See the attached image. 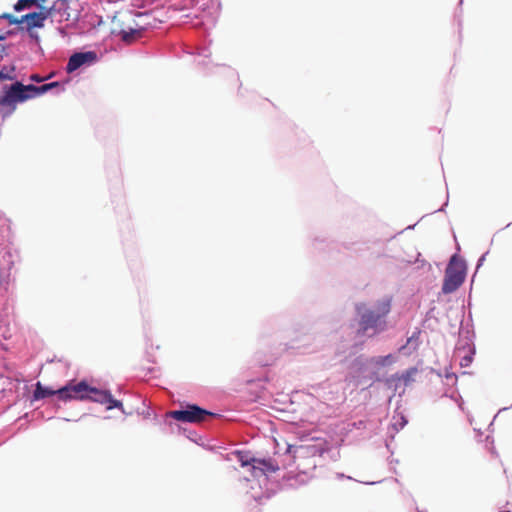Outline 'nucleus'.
<instances>
[{
	"label": "nucleus",
	"mask_w": 512,
	"mask_h": 512,
	"mask_svg": "<svg viewBox=\"0 0 512 512\" xmlns=\"http://www.w3.org/2000/svg\"><path fill=\"white\" fill-rule=\"evenodd\" d=\"M359 316L357 335L374 336L383 332L387 327L386 317L391 310L390 299L377 301L373 307L368 308L365 303L355 305Z\"/></svg>",
	"instance_id": "f257e3e1"
},
{
	"label": "nucleus",
	"mask_w": 512,
	"mask_h": 512,
	"mask_svg": "<svg viewBox=\"0 0 512 512\" xmlns=\"http://www.w3.org/2000/svg\"><path fill=\"white\" fill-rule=\"evenodd\" d=\"M34 98L33 84L24 85L16 81L11 85H5L0 94V115L7 117L12 115L19 103Z\"/></svg>",
	"instance_id": "f03ea898"
},
{
	"label": "nucleus",
	"mask_w": 512,
	"mask_h": 512,
	"mask_svg": "<svg viewBox=\"0 0 512 512\" xmlns=\"http://www.w3.org/2000/svg\"><path fill=\"white\" fill-rule=\"evenodd\" d=\"M465 275V263L457 255H453L445 270V277L442 286L443 293L448 294L457 290L464 282Z\"/></svg>",
	"instance_id": "7ed1b4c3"
},
{
	"label": "nucleus",
	"mask_w": 512,
	"mask_h": 512,
	"mask_svg": "<svg viewBox=\"0 0 512 512\" xmlns=\"http://www.w3.org/2000/svg\"><path fill=\"white\" fill-rule=\"evenodd\" d=\"M168 415L181 422L201 423L208 416H213L214 414L197 405H188L186 409L170 411Z\"/></svg>",
	"instance_id": "20e7f679"
},
{
	"label": "nucleus",
	"mask_w": 512,
	"mask_h": 512,
	"mask_svg": "<svg viewBox=\"0 0 512 512\" xmlns=\"http://www.w3.org/2000/svg\"><path fill=\"white\" fill-rule=\"evenodd\" d=\"M90 386L85 381H70L65 386L57 389V396L60 400H83L87 399Z\"/></svg>",
	"instance_id": "39448f33"
},
{
	"label": "nucleus",
	"mask_w": 512,
	"mask_h": 512,
	"mask_svg": "<svg viewBox=\"0 0 512 512\" xmlns=\"http://www.w3.org/2000/svg\"><path fill=\"white\" fill-rule=\"evenodd\" d=\"M51 15V9L42 7L39 12H32L22 16V23H26V29L31 32L34 28H43L46 19Z\"/></svg>",
	"instance_id": "423d86ee"
},
{
	"label": "nucleus",
	"mask_w": 512,
	"mask_h": 512,
	"mask_svg": "<svg viewBox=\"0 0 512 512\" xmlns=\"http://www.w3.org/2000/svg\"><path fill=\"white\" fill-rule=\"evenodd\" d=\"M87 399H90L95 402H99L101 404H108L107 409H113V408H122L123 404L122 402L114 399L110 392L98 390L96 388L90 387L88 397Z\"/></svg>",
	"instance_id": "0eeeda50"
},
{
	"label": "nucleus",
	"mask_w": 512,
	"mask_h": 512,
	"mask_svg": "<svg viewBox=\"0 0 512 512\" xmlns=\"http://www.w3.org/2000/svg\"><path fill=\"white\" fill-rule=\"evenodd\" d=\"M96 59L94 52H80L73 54L67 63L66 70L68 73L74 72L84 64L92 62Z\"/></svg>",
	"instance_id": "6e6552de"
},
{
	"label": "nucleus",
	"mask_w": 512,
	"mask_h": 512,
	"mask_svg": "<svg viewBox=\"0 0 512 512\" xmlns=\"http://www.w3.org/2000/svg\"><path fill=\"white\" fill-rule=\"evenodd\" d=\"M279 470V466L270 459H258L256 458L253 468L250 470L253 477H259L267 472H276Z\"/></svg>",
	"instance_id": "1a4fd4ad"
},
{
	"label": "nucleus",
	"mask_w": 512,
	"mask_h": 512,
	"mask_svg": "<svg viewBox=\"0 0 512 512\" xmlns=\"http://www.w3.org/2000/svg\"><path fill=\"white\" fill-rule=\"evenodd\" d=\"M53 395H57V389L53 390L51 388L42 386L40 382L36 383V387L33 393V398L35 400L43 399Z\"/></svg>",
	"instance_id": "9d476101"
},
{
	"label": "nucleus",
	"mask_w": 512,
	"mask_h": 512,
	"mask_svg": "<svg viewBox=\"0 0 512 512\" xmlns=\"http://www.w3.org/2000/svg\"><path fill=\"white\" fill-rule=\"evenodd\" d=\"M59 86H60L59 82H51V83H47V84H44L41 86L33 85L34 98L48 92L49 90H51L53 88L59 87Z\"/></svg>",
	"instance_id": "9b49d317"
},
{
	"label": "nucleus",
	"mask_w": 512,
	"mask_h": 512,
	"mask_svg": "<svg viewBox=\"0 0 512 512\" xmlns=\"http://www.w3.org/2000/svg\"><path fill=\"white\" fill-rule=\"evenodd\" d=\"M236 455H237L238 461L241 463V466H243V467L250 466L251 469L253 468V464H254L256 458L250 456L246 452H241V451H238L236 453Z\"/></svg>",
	"instance_id": "f8f14e48"
},
{
	"label": "nucleus",
	"mask_w": 512,
	"mask_h": 512,
	"mask_svg": "<svg viewBox=\"0 0 512 512\" xmlns=\"http://www.w3.org/2000/svg\"><path fill=\"white\" fill-rule=\"evenodd\" d=\"M371 362L373 364H375L376 366L384 367V366L392 364L394 362V357L391 354L386 355V356H377V357L372 358Z\"/></svg>",
	"instance_id": "ddd939ff"
},
{
	"label": "nucleus",
	"mask_w": 512,
	"mask_h": 512,
	"mask_svg": "<svg viewBox=\"0 0 512 512\" xmlns=\"http://www.w3.org/2000/svg\"><path fill=\"white\" fill-rule=\"evenodd\" d=\"M37 3V0H18L16 4L14 5V10L17 12H20L24 9L30 8L31 6L35 5Z\"/></svg>",
	"instance_id": "4468645a"
},
{
	"label": "nucleus",
	"mask_w": 512,
	"mask_h": 512,
	"mask_svg": "<svg viewBox=\"0 0 512 512\" xmlns=\"http://www.w3.org/2000/svg\"><path fill=\"white\" fill-rule=\"evenodd\" d=\"M0 19L7 20V22L10 25H16V24H21L22 23V17L21 18H17V17H15L14 15H12L10 13H2V14H0Z\"/></svg>",
	"instance_id": "2eb2a0df"
},
{
	"label": "nucleus",
	"mask_w": 512,
	"mask_h": 512,
	"mask_svg": "<svg viewBox=\"0 0 512 512\" xmlns=\"http://www.w3.org/2000/svg\"><path fill=\"white\" fill-rule=\"evenodd\" d=\"M13 71L14 68L11 69V72H5L4 70H0V81L13 80L15 78Z\"/></svg>",
	"instance_id": "dca6fc26"
},
{
	"label": "nucleus",
	"mask_w": 512,
	"mask_h": 512,
	"mask_svg": "<svg viewBox=\"0 0 512 512\" xmlns=\"http://www.w3.org/2000/svg\"><path fill=\"white\" fill-rule=\"evenodd\" d=\"M406 423H407V420L405 419V417L403 415H400L399 420L394 423V426L397 429H399V428H403L406 425Z\"/></svg>",
	"instance_id": "f3484780"
},
{
	"label": "nucleus",
	"mask_w": 512,
	"mask_h": 512,
	"mask_svg": "<svg viewBox=\"0 0 512 512\" xmlns=\"http://www.w3.org/2000/svg\"><path fill=\"white\" fill-rule=\"evenodd\" d=\"M472 362V356H465L462 358L460 365L461 366H468Z\"/></svg>",
	"instance_id": "a211bd4d"
},
{
	"label": "nucleus",
	"mask_w": 512,
	"mask_h": 512,
	"mask_svg": "<svg viewBox=\"0 0 512 512\" xmlns=\"http://www.w3.org/2000/svg\"><path fill=\"white\" fill-rule=\"evenodd\" d=\"M132 34L131 33H128V32H125L123 31V34H122V39L126 42H130L132 40Z\"/></svg>",
	"instance_id": "6ab92c4d"
},
{
	"label": "nucleus",
	"mask_w": 512,
	"mask_h": 512,
	"mask_svg": "<svg viewBox=\"0 0 512 512\" xmlns=\"http://www.w3.org/2000/svg\"><path fill=\"white\" fill-rule=\"evenodd\" d=\"M30 79L35 82H42L45 78L39 76L38 74H32Z\"/></svg>",
	"instance_id": "aec40b11"
}]
</instances>
